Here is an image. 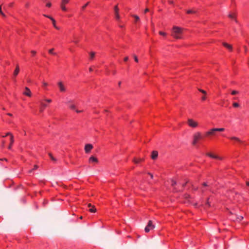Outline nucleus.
Segmentation results:
<instances>
[{
  "label": "nucleus",
  "mask_w": 249,
  "mask_h": 249,
  "mask_svg": "<svg viewBox=\"0 0 249 249\" xmlns=\"http://www.w3.org/2000/svg\"><path fill=\"white\" fill-rule=\"evenodd\" d=\"M43 16L45 17H47L49 18H50L51 19V18H52L51 17L49 16H48V15H43Z\"/></svg>",
  "instance_id": "obj_46"
},
{
  "label": "nucleus",
  "mask_w": 249,
  "mask_h": 249,
  "mask_svg": "<svg viewBox=\"0 0 249 249\" xmlns=\"http://www.w3.org/2000/svg\"><path fill=\"white\" fill-rule=\"evenodd\" d=\"M237 93H238V91H237L236 90H233L231 92V94H232V95H234V94H237Z\"/></svg>",
  "instance_id": "obj_38"
},
{
  "label": "nucleus",
  "mask_w": 249,
  "mask_h": 249,
  "mask_svg": "<svg viewBox=\"0 0 249 249\" xmlns=\"http://www.w3.org/2000/svg\"><path fill=\"white\" fill-rule=\"evenodd\" d=\"M225 130L224 128H214L210 129L206 133L207 136L214 135L215 132H223Z\"/></svg>",
  "instance_id": "obj_3"
},
{
  "label": "nucleus",
  "mask_w": 249,
  "mask_h": 249,
  "mask_svg": "<svg viewBox=\"0 0 249 249\" xmlns=\"http://www.w3.org/2000/svg\"><path fill=\"white\" fill-rule=\"evenodd\" d=\"M237 218L239 221H241L243 219V217L242 216H239Z\"/></svg>",
  "instance_id": "obj_40"
},
{
  "label": "nucleus",
  "mask_w": 249,
  "mask_h": 249,
  "mask_svg": "<svg viewBox=\"0 0 249 249\" xmlns=\"http://www.w3.org/2000/svg\"><path fill=\"white\" fill-rule=\"evenodd\" d=\"M158 151H152V155H151V158H152V159H153V160L156 159L158 157Z\"/></svg>",
  "instance_id": "obj_12"
},
{
  "label": "nucleus",
  "mask_w": 249,
  "mask_h": 249,
  "mask_svg": "<svg viewBox=\"0 0 249 249\" xmlns=\"http://www.w3.org/2000/svg\"><path fill=\"white\" fill-rule=\"evenodd\" d=\"M192 187H193V189L196 191L198 189V188L197 187H195L193 185H192Z\"/></svg>",
  "instance_id": "obj_45"
},
{
  "label": "nucleus",
  "mask_w": 249,
  "mask_h": 249,
  "mask_svg": "<svg viewBox=\"0 0 249 249\" xmlns=\"http://www.w3.org/2000/svg\"><path fill=\"white\" fill-rule=\"evenodd\" d=\"M70 0H62L61 2V3L63 4H64V5H66V4H68Z\"/></svg>",
  "instance_id": "obj_24"
},
{
  "label": "nucleus",
  "mask_w": 249,
  "mask_h": 249,
  "mask_svg": "<svg viewBox=\"0 0 249 249\" xmlns=\"http://www.w3.org/2000/svg\"><path fill=\"white\" fill-rule=\"evenodd\" d=\"M95 53H94V52H90V53H89V55H90V59L91 60H92V59L94 58V56H95Z\"/></svg>",
  "instance_id": "obj_23"
},
{
  "label": "nucleus",
  "mask_w": 249,
  "mask_h": 249,
  "mask_svg": "<svg viewBox=\"0 0 249 249\" xmlns=\"http://www.w3.org/2000/svg\"><path fill=\"white\" fill-rule=\"evenodd\" d=\"M75 110V111L77 112V113H80V112H82L83 111L82 110Z\"/></svg>",
  "instance_id": "obj_50"
},
{
  "label": "nucleus",
  "mask_w": 249,
  "mask_h": 249,
  "mask_svg": "<svg viewBox=\"0 0 249 249\" xmlns=\"http://www.w3.org/2000/svg\"><path fill=\"white\" fill-rule=\"evenodd\" d=\"M43 85L44 86H47L48 85V84L46 82H43Z\"/></svg>",
  "instance_id": "obj_51"
},
{
  "label": "nucleus",
  "mask_w": 249,
  "mask_h": 249,
  "mask_svg": "<svg viewBox=\"0 0 249 249\" xmlns=\"http://www.w3.org/2000/svg\"><path fill=\"white\" fill-rule=\"evenodd\" d=\"M46 6H48V7H51V2H48V3H47L46 4Z\"/></svg>",
  "instance_id": "obj_42"
},
{
  "label": "nucleus",
  "mask_w": 249,
  "mask_h": 249,
  "mask_svg": "<svg viewBox=\"0 0 249 249\" xmlns=\"http://www.w3.org/2000/svg\"><path fill=\"white\" fill-rule=\"evenodd\" d=\"M115 18L117 20H119L120 18V16L119 15V14H115Z\"/></svg>",
  "instance_id": "obj_35"
},
{
  "label": "nucleus",
  "mask_w": 249,
  "mask_h": 249,
  "mask_svg": "<svg viewBox=\"0 0 249 249\" xmlns=\"http://www.w3.org/2000/svg\"><path fill=\"white\" fill-rule=\"evenodd\" d=\"M89 70L90 71H93V69L91 68H90Z\"/></svg>",
  "instance_id": "obj_60"
},
{
  "label": "nucleus",
  "mask_w": 249,
  "mask_h": 249,
  "mask_svg": "<svg viewBox=\"0 0 249 249\" xmlns=\"http://www.w3.org/2000/svg\"><path fill=\"white\" fill-rule=\"evenodd\" d=\"M133 57H134V60L136 62H138V59L137 57V56L136 55H133Z\"/></svg>",
  "instance_id": "obj_37"
},
{
  "label": "nucleus",
  "mask_w": 249,
  "mask_h": 249,
  "mask_svg": "<svg viewBox=\"0 0 249 249\" xmlns=\"http://www.w3.org/2000/svg\"><path fill=\"white\" fill-rule=\"evenodd\" d=\"M54 27L55 29H57V30H59V28L58 27H57L56 25V26H55Z\"/></svg>",
  "instance_id": "obj_57"
},
{
  "label": "nucleus",
  "mask_w": 249,
  "mask_h": 249,
  "mask_svg": "<svg viewBox=\"0 0 249 249\" xmlns=\"http://www.w3.org/2000/svg\"><path fill=\"white\" fill-rule=\"evenodd\" d=\"M114 13L115 14H119V8L117 5H116L114 7Z\"/></svg>",
  "instance_id": "obj_20"
},
{
  "label": "nucleus",
  "mask_w": 249,
  "mask_h": 249,
  "mask_svg": "<svg viewBox=\"0 0 249 249\" xmlns=\"http://www.w3.org/2000/svg\"><path fill=\"white\" fill-rule=\"evenodd\" d=\"M65 5H66L60 3V7L61 9L64 11H66L67 10V9Z\"/></svg>",
  "instance_id": "obj_21"
},
{
  "label": "nucleus",
  "mask_w": 249,
  "mask_h": 249,
  "mask_svg": "<svg viewBox=\"0 0 249 249\" xmlns=\"http://www.w3.org/2000/svg\"><path fill=\"white\" fill-rule=\"evenodd\" d=\"M93 148V146L91 144H87L85 146V151L86 153L90 152V150Z\"/></svg>",
  "instance_id": "obj_9"
},
{
  "label": "nucleus",
  "mask_w": 249,
  "mask_h": 249,
  "mask_svg": "<svg viewBox=\"0 0 249 249\" xmlns=\"http://www.w3.org/2000/svg\"><path fill=\"white\" fill-rule=\"evenodd\" d=\"M31 53L33 54V55H35L36 54V52L35 51H31Z\"/></svg>",
  "instance_id": "obj_47"
},
{
  "label": "nucleus",
  "mask_w": 249,
  "mask_h": 249,
  "mask_svg": "<svg viewBox=\"0 0 249 249\" xmlns=\"http://www.w3.org/2000/svg\"><path fill=\"white\" fill-rule=\"evenodd\" d=\"M183 29L178 26H174L172 29L171 36L176 39H181Z\"/></svg>",
  "instance_id": "obj_1"
},
{
  "label": "nucleus",
  "mask_w": 249,
  "mask_h": 249,
  "mask_svg": "<svg viewBox=\"0 0 249 249\" xmlns=\"http://www.w3.org/2000/svg\"><path fill=\"white\" fill-rule=\"evenodd\" d=\"M169 2L170 4H174V2H173V0H170V1H169Z\"/></svg>",
  "instance_id": "obj_55"
},
{
  "label": "nucleus",
  "mask_w": 249,
  "mask_h": 249,
  "mask_svg": "<svg viewBox=\"0 0 249 249\" xmlns=\"http://www.w3.org/2000/svg\"><path fill=\"white\" fill-rule=\"evenodd\" d=\"M19 71H20L19 67L18 65H17L16 69L13 73V75L15 77L17 76L18 75V74Z\"/></svg>",
  "instance_id": "obj_11"
},
{
  "label": "nucleus",
  "mask_w": 249,
  "mask_h": 249,
  "mask_svg": "<svg viewBox=\"0 0 249 249\" xmlns=\"http://www.w3.org/2000/svg\"><path fill=\"white\" fill-rule=\"evenodd\" d=\"M51 20L52 21L53 26L54 27L55 26H56L55 20H54V19L53 18H51Z\"/></svg>",
  "instance_id": "obj_31"
},
{
  "label": "nucleus",
  "mask_w": 249,
  "mask_h": 249,
  "mask_svg": "<svg viewBox=\"0 0 249 249\" xmlns=\"http://www.w3.org/2000/svg\"><path fill=\"white\" fill-rule=\"evenodd\" d=\"M193 140L192 144L194 146H196L198 142L202 138V136L200 132H197L193 135Z\"/></svg>",
  "instance_id": "obj_2"
},
{
  "label": "nucleus",
  "mask_w": 249,
  "mask_h": 249,
  "mask_svg": "<svg viewBox=\"0 0 249 249\" xmlns=\"http://www.w3.org/2000/svg\"><path fill=\"white\" fill-rule=\"evenodd\" d=\"M132 16L135 18V22H139L140 20V18L136 15H132Z\"/></svg>",
  "instance_id": "obj_19"
},
{
  "label": "nucleus",
  "mask_w": 249,
  "mask_h": 249,
  "mask_svg": "<svg viewBox=\"0 0 249 249\" xmlns=\"http://www.w3.org/2000/svg\"><path fill=\"white\" fill-rule=\"evenodd\" d=\"M228 17L231 18H234V15L232 14H230L229 15H228Z\"/></svg>",
  "instance_id": "obj_34"
},
{
  "label": "nucleus",
  "mask_w": 249,
  "mask_h": 249,
  "mask_svg": "<svg viewBox=\"0 0 249 249\" xmlns=\"http://www.w3.org/2000/svg\"><path fill=\"white\" fill-rule=\"evenodd\" d=\"M89 211L91 213H95L96 211V209L94 206H92L89 209Z\"/></svg>",
  "instance_id": "obj_22"
},
{
  "label": "nucleus",
  "mask_w": 249,
  "mask_h": 249,
  "mask_svg": "<svg viewBox=\"0 0 249 249\" xmlns=\"http://www.w3.org/2000/svg\"><path fill=\"white\" fill-rule=\"evenodd\" d=\"M40 105L41 107L40 108V112H42L44 110V109L47 106V105L42 102H40Z\"/></svg>",
  "instance_id": "obj_14"
},
{
  "label": "nucleus",
  "mask_w": 249,
  "mask_h": 249,
  "mask_svg": "<svg viewBox=\"0 0 249 249\" xmlns=\"http://www.w3.org/2000/svg\"><path fill=\"white\" fill-rule=\"evenodd\" d=\"M187 124L189 126L192 128H196L198 125V124L196 121L190 118L187 120Z\"/></svg>",
  "instance_id": "obj_4"
},
{
  "label": "nucleus",
  "mask_w": 249,
  "mask_h": 249,
  "mask_svg": "<svg viewBox=\"0 0 249 249\" xmlns=\"http://www.w3.org/2000/svg\"><path fill=\"white\" fill-rule=\"evenodd\" d=\"M7 115L10 116H12V114H11V113H8Z\"/></svg>",
  "instance_id": "obj_61"
},
{
  "label": "nucleus",
  "mask_w": 249,
  "mask_h": 249,
  "mask_svg": "<svg viewBox=\"0 0 249 249\" xmlns=\"http://www.w3.org/2000/svg\"><path fill=\"white\" fill-rule=\"evenodd\" d=\"M143 160H143V159H137L135 158V159H134V160H133V161H134L135 163L137 164V163H138L139 162L142 161H143Z\"/></svg>",
  "instance_id": "obj_18"
},
{
  "label": "nucleus",
  "mask_w": 249,
  "mask_h": 249,
  "mask_svg": "<svg viewBox=\"0 0 249 249\" xmlns=\"http://www.w3.org/2000/svg\"><path fill=\"white\" fill-rule=\"evenodd\" d=\"M45 101L48 103H51L52 102V100L51 99H46Z\"/></svg>",
  "instance_id": "obj_44"
},
{
  "label": "nucleus",
  "mask_w": 249,
  "mask_h": 249,
  "mask_svg": "<svg viewBox=\"0 0 249 249\" xmlns=\"http://www.w3.org/2000/svg\"><path fill=\"white\" fill-rule=\"evenodd\" d=\"M155 225L153 224V222L151 220L148 221L147 225L145 227L144 231L146 232H148L150 230L155 228Z\"/></svg>",
  "instance_id": "obj_5"
},
{
  "label": "nucleus",
  "mask_w": 249,
  "mask_h": 249,
  "mask_svg": "<svg viewBox=\"0 0 249 249\" xmlns=\"http://www.w3.org/2000/svg\"><path fill=\"white\" fill-rule=\"evenodd\" d=\"M223 45L224 47L227 48L228 49H229L230 51H232V46L230 44H229L227 43L224 42L223 43Z\"/></svg>",
  "instance_id": "obj_15"
},
{
  "label": "nucleus",
  "mask_w": 249,
  "mask_h": 249,
  "mask_svg": "<svg viewBox=\"0 0 249 249\" xmlns=\"http://www.w3.org/2000/svg\"><path fill=\"white\" fill-rule=\"evenodd\" d=\"M149 11V9L148 8H146L144 10V13H146Z\"/></svg>",
  "instance_id": "obj_54"
},
{
  "label": "nucleus",
  "mask_w": 249,
  "mask_h": 249,
  "mask_svg": "<svg viewBox=\"0 0 249 249\" xmlns=\"http://www.w3.org/2000/svg\"><path fill=\"white\" fill-rule=\"evenodd\" d=\"M148 174L150 176V177H151V178H153V176L152 174H151L150 173H148Z\"/></svg>",
  "instance_id": "obj_53"
},
{
  "label": "nucleus",
  "mask_w": 249,
  "mask_h": 249,
  "mask_svg": "<svg viewBox=\"0 0 249 249\" xmlns=\"http://www.w3.org/2000/svg\"><path fill=\"white\" fill-rule=\"evenodd\" d=\"M73 42L75 43H77L78 42V40H74Z\"/></svg>",
  "instance_id": "obj_58"
},
{
  "label": "nucleus",
  "mask_w": 249,
  "mask_h": 249,
  "mask_svg": "<svg viewBox=\"0 0 249 249\" xmlns=\"http://www.w3.org/2000/svg\"><path fill=\"white\" fill-rule=\"evenodd\" d=\"M49 156H50V158L51 159V160H53V161H56V159H55V158H54L53 156V155H52V154L51 153H49Z\"/></svg>",
  "instance_id": "obj_26"
},
{
  "label": "nucleus",
  "mask_w": 249,
  "mask_h": 249,
  "mask_svg": "<svg viewBox=\"0 0 249 249\" xmlns=\"http://www.w3.org/2000/svg\"><path fill=\"white\" fill-rule=\"evenodd\" d=\"M57 84L60 92H65L66 91V87L62 81H59Z\"/></svg>",
  "instance_id": "obj_6"
},
{
  "label": "nucleus",
  "mask_w": 249,
  "mask_h": 249,
  "mask_svg": "<svg viewBox=\"0 0 249 249\" xmlns=\"http://www.w3.org/2000/svg\"><path fill=\"white\" fill-rule=\"evenodd\" d=\"M239 106H240L239 104L237 103L234 102L233 103V107H239Z\"/></svg>",
  "instance_id": "obj_29"
},
{
  "label": "nucleus",
  "mask_w": 249,
  "mask_h": 249,
  "mask_svg": "<svg viewBox=\"0 0 249 249\" xmlns=\"http://www.w3.org/2000/svg\"><path fill=\"white\" fill-rule=\"evenodd\" d=\"M177 184V182L176 181L174 180H172V185L173 186H174V185H175L176 184Z\"/></svg>",
  "instance_id": "obj_39"
},
{
  "label": "nucleus",
  "mask_w": 249,
  "mask_h": 249,
  "mask_svg": "<svg viewBox=\"0 0 249 249\" xmlns=\"http://www.w3.org/2000/svg\"><path fill=\"white\" fill-rule=\"evenodd\" d=\"M25 91L23 92V94L26 95V96H28L29 97H31V91H30V89L27 88V87H26L25 88Z\"/></svg>",
  "instance_id": "obj_10"
},
{
  "label": "nucleus",
  "mask_w": 249,
  "mask_h": 249,
  "mask_svg": "<svg viewBox=\"0 0 249 249\" xmlns=\"http://www.w3.org/2000/svg\"><path fill=\"white\" fill-rule=\"evenodd\" d=\"M199 91L203 93L204 95H206L207 92L206 91L202 89H198Z\"/></svg>",
  "instance_id": "obj_33"
},
{
  "label": "nucleus",
  "mask_w": 249,
  "mask_h": 249,
  "mask_svg": "<svg viewBox=\"0 0 249 249\" xmlns=\"http://www.w3.org/2000/svg\"><path fill=\"white\" fill-rule=\"evenodd\" d=\"M89 2H88L84 5H83L81 8L82 10H84L85 9V8L89 5Z\"/></svg>",
  "instance_id": "obj_32"
},
{
  "label": "nucleus",
  "mask_w": 249,
  "mask_h": 249,
  "mask_svg": "<svg viewBox=\"0 0 249 249\" xmlns=\"http://www.w3.org/2000/svg\"><path fill=\"white\" fill-rule=\"evenodd\" d=\"M89 162H95V163H98V159L93 157V156H91L89 158Z\"/></svg>",
  "instance_id": "obj_13"
},
{
  "label": "nucleus",
  "mask_w": 249,
  "mask_h": 249,
  "mask_svg": "<svg viewBox=\"0 0 249 249\" xmlns=\"http://www.w3.org/2000/svg\"><path fill=\"white\" fill-rule=\"evenodd\" d=\"M6 136H10V145L8 147L9 149H11L12 147V145L14 142V137L13 135L10 132H8L6 134Z\"/></svg>",
  "instance_id": "obj_8"
},
{
  "label": "nucleus",
  "mask_w": 249,
  "mask_h": 249,
  "mask_svg": "<svg viewBox=\"0 0 249 249\" xmlns=\"http://www.w3.org/2000/svg\"><path fill=\"white\" fill-rule=\"evenodd\" d=\"M2 146H3L4 144V143H5V142L4 141H2Z\"/></svg>",
  "instance_id": "obj_62"
},
{
  "label": "nucleus",
  "mask_w": 249,
  "mask_h": 249,
  "mask_svg": "<svg viewBox=\"0 0 249 249\" xmlns=\"http://www.w3.org/2000/svg\"><path fill=\"white\" fill-rule=\"evenodd\" d=\"M88 206L89 208H91L93 206L90 203H89V204H88Z\"/></svg>",
  "instance_id": "obj_52"
},
{
  "label": "nucleus",
  "mask_w": 249,
  "mask_h": 249,
  "mask_svg": "<svg viewBox=\"0 0 249 249\" xmlns=\"http://www.w3.org/2000/svg\"><path fill=\"white\" fill-rule=\"evenodd\" d=\"M187 14H194V13H196V11L195 10H188L187 11Z\"/></svg>",
  "instance_id": "obj_25"
},
{
  "label": "nucleus",
  "mask_w": 249,
  "mask_h": 249,
  "mask_svg": "<svg viewBox=\"0 0 249 249\" xmlns=\"http://www.w3.org/2000/svg\"><path fill=\"white\" fill-rule=\"evenodd\" d=\"M66 104L71 109L73 110L75 109V106L73 104L72 100L71 99H67Z\"/></svg>",
  "instance_id": "obj_7"
},
{
  "label": "nucleus",
  "mask_w": 249,
  "mask_h": 249,
  "mask_svg": "<svg viewBox=\"0 0 249 249\" xmlns=\"http://www.w3.org/2000/svg\"><path fill=\"white\" fill-rule=\"evenodd\" d=\"M25 6H26V7H28V6H29V3H26V5H25Z\"/></svg>",
  "instance_id": "obj_64"
},
{
  "label": "nucleus",
  "mask_w": 249,
  "mask_h": 249,
  "mask_svg": "<svg viewBox=\"0 0 249 249\" xmlns=\"http://www.w3.org/2000/svg\"><path fill=\"white\" fill-rule=\"evenodd\" d=\"M206 96H205V95H204L203 96H202V100L203 101L205 100H206Z\"/></svg>",
  "instance_id": "obj_43"
},
{
  "label": "nucleus",
  "mask_w": 249,
  "mask_h": 249,
  "mask_svg": "<svg viewBox=\"0 0 249 249\" xmlns=\"http://www.w3.org/2000/svg\"><path fill=\"white\" fill-rule=\"evenodd\" d=\"M0 14L3 17H5V15L2 11L1 5H0Z\"/></svg>",
  "instance_id": "obj_27"
},
{
  "label": "nucleus",
  "mask_w": 249,
  "mask_h": 249,
  "mask_svg": "<svg viewBox=\"0 0 249 249\" xmlns=\"http://www.w3.org/2000/svg\"><path fill=\"white\" fill-rule=\"evenodd\" d=\"M203 186H208V184H207V183H206V182H204V183H203Z\"/></svg>",
  "instance_id": "obj_49"
},
{
  "label": "nucleus",
  "mask_w": 249,
  "mask_h": 249,
  "mask_svg": "<svg viewBox=\"0 0 249 249\" xmlns=\"http://www.w3.org/2000/svg\"><path fill=\"white\" fill-rule=\"evenodd\" d=\"M244 48H245V52H247V47H246V46H245V47H244Z\"/></svg>",
  "instance_id": "obj_63"
},
{
  "label": "nucleus",
  "mask_w": 249,
  "mask_h": 249,
  "mask_svg": "<svg viewBox=\"0 0 249 249\" xmlns=\"http://www.w3.org/2000/svg\"><path fill=\"white\" fill-rule=\"evenodd\" d=\"M159 34H160V35L161 36H165L166 35V34L165 33L161 32V31H160L159 32Z\"/></svg>",
  "instance_id": "obj_36"
},
{
  "label": "nucleus",
  "mask_w": 249,
  "mask_h": 249,
  "mask_svg": "<svg viewBox=\"0 0 249 249\" xmlns=\"http://www.w3.org/2000/svg\"><path fill=\"white\" fill-rule=\"evenodd\" d=\"M210 206H211V205H210V203H209V201L208 200V201H207V202H206V207H210Z\"/></svg>",
  "instance_id": "obj_41"
},
{
  "label": "nucleus",
  "mask_w": 249,
  "mask_h": 249,
  "mask_svg": "<svg viewBox=\"0 0 249 249\" xmlns=\"http://www.w3.org/2000/svg\"><path fill=\"white\" fill-rule=\"evenodd\" d=\"M128 60V57L126 56L124 58V61H127Z\"/></svg>",
  "instance_id": "obj_48"
},
{
  "label": "nucleus",
  "mask_w": 249,
  "mask_h": 249,
  "mask_svg": "<svg viewBox=\"0 0 249 249\" xmlns=\"http://www.w3.org/2000/svg\"><path fill=\"white\" fill-rule=\"evenodd\" d=\"M231 139L232 140L236 141L238 142H239L240 143H243V142L242 141H241L238 138L236 137H231Z\"/></svg>",
  "instance_id": "obj_17"
},
{
  "label": "nucleus",
  "mask_w": 249,
  "mask_h": 249,
  "mask_svg": "<svg viewBox=\"0 0 249 249\" xmlns=\"http://www.w3.org/2000/svg\"><path fill=\"white\" fill-rule=\"evenodd\" d=\"M188 182V181H186V182H185V183H184V184H182V186H183V187H184V186L186 185V183H187Z\"/></svg>",
  "instance_id": "obj_56"
},
{
  "label": "nucleus",
  "mask_w": 249,
  "mask_h": 249,
  "mask_svg": "<svg viewBox=\"0 0 249 249\" xmlns=\"http://www.w3.org/2000/svg\"><path fill=\"white\" fill-rule=\"evenodd\" d=\"M38 168V166L36 165H34V168L30 171H29V173H32L34 170L37 169Z\"/></svg>",
  "instance_id": "obj_28"
},
{
  "label": "nucleus",
  "mask_w": 249,
  "mask_h": 249,
  "mask_svg": "<svg viewBox=\"0 0 249 249\" xmlns=\"http://www.w3.org/2000/svg\"><path fill=\"white\" fill-rule=\"evenodd\" d=\"M246 185L248 186H249V181H247L246 182Z\"/></svg>",
  "instance_id": "obj_59"
},
{
  "label": "nucleus",
  "mask_w": 249,
  "mask_h": 249,
  "mask_svg": "<svg viewBox=\"0 0 249 249\" xmlns=\"http://www.w3.org/2000/svg\"><path fill=\"white\" fill-rule=\"evenodd\" d=\"M207 155L209 157H211V158H213V159H219L220 160L221 158L217 156H215V155H214L211 153H208L207 154Z\"/></svg>",
  "instance_id": "obj_16"
},
{
  "label": "nucleus",
  "mask_w": 249,
  "mask_h": 249,
  "mask_svg": "<svg viewBox=\"0 0 249 249\" xmlns=\"http://www.w3.org/2000/svg\"><path fill=\"white\" fill-rule=\"evenodd\" d=\"M53 50H54V49H53V48L49 50V53L52 54H54V55L56 54V53L53 52Z\"/></svg>",
  "instance_id": "obj_30"
}]
</instances>
